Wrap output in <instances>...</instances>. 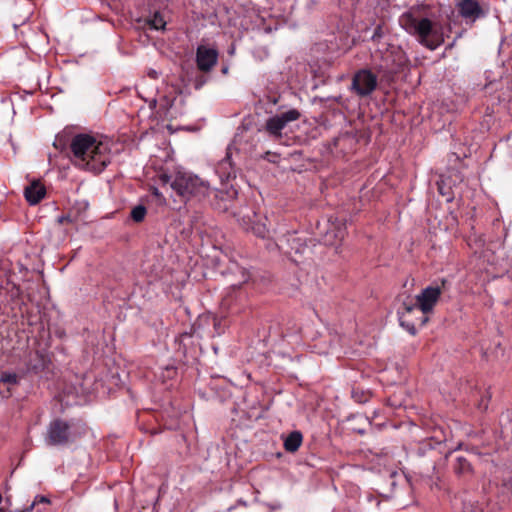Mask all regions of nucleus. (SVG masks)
I'll list each match as a JSON object with an SVG mask.
<instances>
[{
  "mask_svg": "<svg viewBox=\"0 0 512 512\" xmlns=\"http://www.w3.org/2000/svg\"><path fill=\"white\" fill-rule=\"evenodd\" d=\"M398 23L409 35L431 51L436 50L445 41L444 27L434 20L429 5L410 7L400 15Z\"/></svg>",
  "mask_w": 512,
  "mask_h": 512,
  "instance_id": "nucleus-1",
  "label": "nucleus"
},
{
  "mask_svg": "<svg viewBox=\"0 0 512 512\" xmlns=\"http://www.w3.org/2000/svg\"><path fill=\"white\" fill-rule=\"evenodd\" d=\"M71 162L79 169L94 174L101 173L111 162V148L108 142L98 140L89 134H78L70 143Z\"/></svg>",
  "mask_w": 512,
  "mask_h": 512,
  "instance_id": "nucleus-2",
  "label": "nucleus"
},
{
  "mask_svg": "<svg viewBox=\"0 0 512 512\" xmlns=\"http://www.w3.org/2000/svg\"><path fill=\"white\" fill-rule=\"evenodd\" d=\"M376 54L380 55V64L377 72L386 81H394L395 76L408 68L409 59L405 51L398 45L388 44L384 49H377Z\"/></svg>",
  "mask_w": 512,
  "mask_h": 512,
  "instance_id": "nucleus-3",
  "label": "nucleus"
},
{
  "mask_svg": "<svg viewBox=\"0 0 512 512\" xmlns=\"http://www.w3.org/2000/svg\"><path fill=\"white\" fill-rule=\"evenodd\" d=\"M171 187L179 196L187 200L191 198L201 200L210 193L208 182L186 171H177L175 173Z\"/></svg>",
  "mask_w": 512,
  "mask_h": 512,
  "instance_id": "nucleus-4",
  "label": "nucleus"
},
{
  "mask_svg": "<svg viewBox=\"0 0 512 512\" xmlns=\"http://www.w3.org/2000/svg\"><path fill=\"white\" fill-rule=\"evenodd\" d=\"M100 373L96 370L86 372L82 375L74 374L69 378L70 385L66 386V397L75 394L76 398L82 397V399L75 400L73 404H82L86 401V397L98 392L105 386V380L103 377H99Z\"/></svg>",
  "mask_w": 512,
  "mask_h": 512,
  "instance_id": "nucleus-5",
  "label": "nucleus"
},
{
  "mask_svg": "<svg viewBox=\"0 0 512 512\" xmlns=\"http://www.w3.org/2000/svg\"><path fill=\"white\" fill-rule=\"evenodd\" d=\"M446 283L447 281L442 279L440 284L430 285L424 288L421 293L416 296L415 304H404L405 314H410L415 309H419L424 315L431 313L437 304Z\"/></svg>",
  "mask_w": 512,
  "mask_h": 512,
  "instance_id": "nucleus-6",
  "label": "nucleus"
},
{
  "mask_svg": "<svg viewBox=\"0 0 512 512\" xmlns=\"http://www.w3.org/2000/svg\"><path fill=\"white\" fill-rule=\"evenodd\" d=\"M300 116V112L294 108L275 114L266 120L264 129L271 138L278 140L282 137L283 129H285L290 122L297 121Z\"/></svg>",
  "mask_w": 512,
  "mask_h": 512,
  "instance_id": "nucleus-7",
  "label": "nucleus"
},
{
  "mask_svg": "<svg viewBox=\"0 0 512 512\" xmlns=\"http://www.w3.org/2000/svg\"><path fill=\"white\" fill-rule=\"evenodd\" d=\"M377 87V77L368 69L357 71L352 79V90L360 97L370 95Z\"/></svg>",
  "mask_w": 512,
  "mask_h": 512,
  "instance_id": "nucleus-8",
  "label": "nucleus"
},
{
  "mask_svg": "<svg viewBox=\"0 0 512 512\" xmlns=\"http://www.w3.org/2000/svg\"><path fill=\"white\" fill-rule=\"evenodd\" d=\"M456 7L458 14L466 23H475L478 19L486 16L478 0H459Z\"/></svg>",
  "mask_w": 512,
  "mask_h": 512,
  "instance_id": "nucleus-9",
  "label": "nucleus"
},
{
  "mask_svg": "<svg viewBox=\"0 0 512 512\" xmlns=\"http://www.w3.org/2000/svg\"><path fill=\"white\" fill-rule=\"evenodd\" d=\"M346 235V224L344 219L339 218H329L328 220V228L324 235L325 243L327 244H335L344 239Z\"/></svg>",
  "mask_w": 512,
  "mask_h": 512,
  "instance_id": "nucleus-10",
  "label": "nucleus"
},
{
  "mask_svg": "<svg viewBox=\"0 0 512 512\" xmlns=\"http://www.w3.org/2000/svg\"><path fill=\"white\" fill-rule=\"evenodd\" d=\"M218 52L203 45L197 48L196 63L199 70L209 72L217 63Z\"/></svg>",
  "mask_w": 512,
  "mask_h": 512,
  "instance_id": "nucleus-11",
  "label": "nucleus"
},
{
  "mask_svg": "<svg viewBox=\"0 0 512 512\" xmlns=\"http://www.w3.org/2000/svg\"><path fill=\"white\" fill-rule=\"evenodd\" d=\"M240 223L244 229L251 231L255 236L259 238L264 239L269 235V230L266 227V223L262 222V220L258 218L255 212H253V218L249 215L243 216L240 219Z\"/></svg>",
  "mask_w": 512,
  "mask_h": 512,
  "instance_id": "nucleus-12",
  "label": "nucleus"
},
{
  "mask_svg": "<svg viewBox=\"0 0 512 512\" xmlns=\"http://www.w3.org/2000/svg\"><path fill=\"white\" fill-rule=\"evenodd\" d=\"M45 193V187L38 180L32 181L24 190V196L31 205L39 203Z\"/></svg>",
  "mask_w": 512,
  "mask_h": 512,
  "instance_id": "nucleus-13",
  "label": "nucleus"
},
{
  "mask_svg": "<svg viewBox=\"0 0 512 512\" xmlns=\"http://www.w3.org/2000/svg\"><path fill=\"white\" fill-rule=\"evenodd\" d=\"M216 172L218 173L221 181H228L231 178L236 177L234 167L228 155L218 163Z\"/></svg>",
  "mask_w": 512,
  "mask_h": 512,
  "instance_id": "nucleus-14",
  "label": "nucleus"
},
{
  "mask_svg": "<svg viewBox=\"0 0 512 512\" xmlns=\"http://www.w3.org/2000/svg\"><path fill=\"white\" fill-rule=\"evenodd\" d=\"M64 439V425L61 421H55L50 425L47 441L51 445L62 443Z\"/></svg>",
  "mask_w": 512,
  "mask_h": 512,
  "instance_id": "nucleus-15",
  "label": "nucleus"
},
{
  "mask_svg": "<svg viewBox=\"0 0 512 512\" xmlns=\"http://www.w3.org/2000/svg\"><path fill=\"white\" fill-rule=\"evenodd\" d=\"M303 442V435L300 431L295 430L287 435L284 439V449L287 452L295 453L298 451Z\"/></svg>",
  "mask_w": 512,
  "mask_h": 512,
  "instance_id": "nucleus-16",
  "label": "nucleus"
},
{
  "mask_svg": "<svg viewBox=\"0 0 512 512\" xmlns=\"http://www.w3.org/2000/svg\"><path fill=\"white\" fill-rule=\"evenodd\" d=\"M453 470L460 477H467L472 474L471 463L463 456L456 457Z\"/></svg>",
  "mask_w": 512,
  "mask_h": 512,
  "instance_id": "nucleus-17",
  "label": "nucleus"
},
{
  "mask_svg": "<svg viewBox=\"0 0 512 512\" xmlns=\"http://www.w3.org/2000/svg\"><path fill=\"white\" fill-rule=\"evenodd\" d=\"M145 23L152 30H164L166 26V21L159 11H156L151 18L146 19Z\"/></svg>",
  "mask_w": 512,
  "mask_h": 512,
  "instance_id": "nucleus-18",
  "label": "nucleus"
},
{
  "mask_svg": "<svg viewBox=\"0 0 512 512\" xmlns=\"http://www.w3.org/2000/svg\"><path fill=\"white\" fill-rule=\"evenodd\" d=\"M146 214V207L143 205H137L131 210L130 217L134 222L140 223L145 219Z\"/></svg>",
  "mask_w": 512,
  "mask_h": 512,
  "instance_id": "nucleus-19",
  "label": "nucleus"
},
{
  "mask_svg": "<svg viewBox=\"0 0 512 512\" xmlns=\"http://www.w3.org/2000/svg\"><path fill=\"white\" fill-rule=\"evenodd\" d=\"M500 490L503 494H512V475H506L502 479Z\"/></svg>",
  "mask_w": 512,
  "mask_h": 512,
  "instance_id": "nucleus-20",
  "label": "nucleus"
},
{
  "mask_svg": "<svg viewBox=\"0 0 512 512\" xmlns=\"http://www.w3.org/2000/svg\"><path fill=\"white\" fill-rule=\"evenodd\" d=\"M39 504H50V500L46 496H36L29 507L20 510L19 512H31L35 508V506Z\"/></svg>",
  "mask_w": 512,
  "mask_h": 512,
  "instance_id": "nucleus-21",
  "label": "nucleus"
},
{
  "mask_svg": "<svg viewBox=\"0 0 512 512\" xmlns=\"http://www.w3.org/2000/svg\"><path fill=\"white\" fill-rule=\"evenodd\" d=\"M463 512H483L478 502L464 501Z\"/></svg>",
  "mask_w": 512,
  "mask_h": 512,
  "instance_id": "nucleus-22",
  "label": "nucleus"
},
{
  "mask_svg": "<svg viewBox=\"0 0 512 512\" xmlns=\"http://www.w3.org/2000/svg\"><path fill=\"white\" fill-rule=\"evenodd\" d=\"M400 323H401V326H403L410 334H412V335L416 334L415 325L405 321V314H402L400 316Z\"/></svg>",
  "mask_w": 512,
  "mask_h": 512,
  "instance_id": "nucleus-23",
  "label": "nucleus"
},
{
  "mask_svg": "<svg viewBox=\"0 0 512 512\" xmlns=\"http://www.w3.org/2000/svg\"><path fill=\"white\" fill-rule=\"evenodd\" d=\"M383 35H384L383 26L379 24L374 29L373 35L371 37V40L373 42H379L380 39L383 37Z\"/></svg>",
  "mask_w": 512,
  "mask_h": 512,
  "instance_id": "nucleus-24",
  "label": "nucleus"
},
{
  "mask_svg": "<svg viewBox=\"0 0 512 512\" xmlns=\"http://www.w3.org/2000/svg\"><path fill=\"white\" fill-rule=\"evenodd\" d=\"M263 159L271 162V163H277L278 162V159H279V154L275 153V152H271V151H267L264 155H263Z\"/></svg>",
  "mask_w": 512,
  "mask_h": 512,
  "instance_id": "nucleus-25",
  "label": "nucleus"
},
{
  "mask_svg": "<svg viewBox=\"0 0 512 512\" xmlns=\"http://www.w3.org/2000/svg\"><path fill=\"white\" fill-rule=\"evenodd\" d=\"M65 429H66V444L68 442H70L71 440H74V436H73V432H72V427L70 424H68L66 422V426H65Z\"/></svg>",
  "mask_w": 512,
  "mask_h": 512,
  "instance_id": "nucleus-26",
  "label": "nucleus"
},
{
  "mask_svg": "<svg viewBox=\"0 0 512 512\" xmlns=\"http://www.w3.org/2000/svg\"><path fill=\"white\" fill-rule=\"evenodd\" d=\"M494 358L495 359H499L500 357H503L504 356V349L501 347V344L498 343L495 347V351H494Z\"/></svg>",
  "mask_w": 512,
  "mask_h": 512,
  "instance_id": "nucleus-27",
  "label": "nucleus"
},
{
  "mask_svg": "<svg viewBox=\"0 0 512 512\" xmlns=\"http://www.w3.org/2000/svg\"><path fill=\"white\" fill-rule=\"evenodd\" d=\"M54 146L56 148H59L60 151H62V149H63L62 139L61 138H57L56 141L54 142Z\"/></svg>",
  "mask_w": 512,
  "mask_h": 512,
  "instance_id": "nucleus-28",
  "label": "nucleus"
},
{
  "mask_svg": "<svg viewBox=\"0 0 512 512\" xmlns=\"http://www.w3.org/2000/svg\"><path fill=\"white\" fill-rule=\"evenodd\" d=\"M3 380L7 381V382H15L16 381V376L15 375H8V376L4 377Z\"/></svg>",
  "mask_w": 512,
  "mask_h": 512,
  "instance_id": "nucleus-29",
  "label": "nucleus"
},
{
  "mask_svg": "<svg viewBox=\"0 0 512 512\" xmlns=\"http://www.w3.org/2000/svg\"><path fill=\"white\" fill-rule=\"evenodd\" d=\"M86 432V429L84 426L80 427L79 435L84 434Z\"/></svg>",
  "mask_w": 512,
  "mask_h": 512,
  "instance_id": "nucleus-30",
  "label": "nucleus"
},
{
  "mask_svg": "<svg viewBox=\"0 0 512 512\" xmlns=\"http://www.w3.org/2000/svg\"><path fill=\"white\" fill-rule=\"evenodd\" d=\"M149 75L153 78L157 77V73L155 71H152L151 73H149Z\"/></svg>",
  "mask_w": 512,
  "mask_h": 512,
  "instance_id": "nucleus-31",
  "label": "nucleus"
},
{
  "mask_svg": "<svg viewBox=\"0 0 512 512\" xmlns=\"http://www.w3.org/2000/svg\"><path fill=\"white\" fill-rule=\"evenodd\" d=\"M168 179H169L168 175H164V176H163V180H164L165 182H167V181H168Z\"/></svg>",
  "mask_w": 512,
  "mask_h": 512,
  "instance_id": "nucleus-32",
  "label": "nucleus"
},
{
  "mask_svg": "<svg viewBox=\"0 0 512 512\" xmlns=\"http://www.w3.org/2000/svg\"><path fill=\"white\" fill-rule=\"evenodd\" d=\"M58 221L61 223L62 221H64V217H59Z\"/></svg>",
  "mask_w": 512,
  "mask_h": 512,
  "instance_id": "nucleus-33",
  "label": "nucleus"
},
{
  "mask_svg": "<svg viewBox=\"0 0 512 512\" xmlns=\"http://www.w3.org/2000/svg\"><path fill=\"white\" fill-rule=\"evenodd\" d=\"M427 321V318L425 317L423 320H422V323H425Z\"/></svg>",
  "mask_w": 512,
  "mask_h": 512,
  "instance_id": "nucleus-34",
  "label": "nucleus"
},
{
  "mask_svg": "<svg viewBox=\"0 0 512 512\" xmlns=\"http://www.w3.org/2000/svg\"><path fill=\"white\" fill-rule=\"evenodd\" d=\"M0 512H4V510L2 508H0Z\"/></svg>",
  "mask_w": 512,
  "mask_h": 512,
  "instance_id": "nucleus-35",
  "label": "nucleus"
}]
</instances>
